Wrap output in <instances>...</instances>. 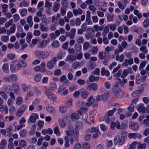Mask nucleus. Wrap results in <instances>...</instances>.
<instances>
[{
    "mask_svg": "<svg viewBox=\"0 0 149 149\" xmlns=\"http://www.w3.org/2000/svg\"><path fill=\"white\" fill-rule=\"evenodd\" d=\"M61 4L63 7L67 8L68 6V3L67 0H62Z\"/></svg>",
    "mask_w": 149,
    "mask_h": 149,
    "instance_id": "49",
    "label": "nucleus"
},
{
    "mask_svg": "<svg viewBox=\"0 0 149 149\" xmlns=\"http://www.w3.org/2000/svg\"><path fill=\"white\" fill-rule=\"evenodd\" d=\"M17 67L19 68H21V67H25L26 65V63L23 61H20L17 64Z\"/></svg>",
    "mask_w": 149,
    "mask_h": 149,
    "instance_id": "17",
    "label": "nucleus"
},
{
    "mask_svg": "<svg viewBox=\"0 0 149 149\" xmlns=\"http://www.w3.org/2000/svg\"><path fill=\"white\" fill-rule=\"evenodd\" d=\"M129 128L131 130H133L134 131H137L139 129V125L134 122H132L130 123L129 126Z\"/></svg>",
    "mask_w": 149,
    "mask_h": 149,
    "instance_id": "9",
    "label": "nucleus"
},
{
    "mask_svg": "<svg viewBox=\"0 0 149 149\" xmlns=\"http://www.w3.org/2000/svg\"><path fill=\"white\" fill-rule=\"evenodd\" d=\"M3 71L5 73H8L9 72V65L8 63H4L2 65Z\"/></svg>",
    "mask_w": 149,
    "mask_h": 149,
    "instance_id": "15",
    "label": "nucleus"
},
{
    "mask_svg": "<svg viewBox=\"0 0 149 149\" xmlns=\"http://www.w3.org/2000/svg\"><path fill=\"white\" fill-rule=\"evenodd\" d=\"M66 8L61 7V14L62 16H63L66 13Z\"/></svg>",
    "mask_w": 149,
    "mask_h": 149,
    "instance_id": "60",
    "label": "nucleus"
},
{
    "mask_svg": "<svg viewBox=\"0 0 149 149\" xmlns=\"http://www.w3.org/2000/svg\"><path fill=\"white\" fill-rule=\"evenodd\" d=\"M95 63L94 62H90L88 66V68L92 70L94 69L95 68Z\"/></svg>",
    "mask_w": 149,
    "mask_h": 149,
    "instance_id": "59",
    "label": "nucleus"
},
{
    "mask_svg": "<svg viewBox=\"0 0 149 149\" xmlns=\"http://www.w3.org/2000/svg\"><path fill=\"white\" fill-rule=\"evenodd\" d=\"M98 86L97 84L95 83H92L89 84L86 87V88L89 91H96L98 88Z\"/></svg>",
    "mask_w": 149,
    "mask_h": 149,
    "instance_id": "5",
    "label": "nucleus"
},
{
    "mask_svg": "<svg viewBox=\"0 0 149 149\" xmlns=\"http://www.w3.org/2000/svg\"><path fill=\"white\" fill-rule=\"evenodd\" d=\"M26 145V142L24 140H21L19 143V146L20 147H24Z\"/></svg>",
    "mask_w": 149,
    "mask_h": 149,
    "instance_id": "53",
    "label": "nucleus"
},
{
    "mask_svg": "<svg viewBox=\"0 0 149 149\" xmlns=\"http://www.w3.org/2000/svg\"><path fill=\"white\" fill-rule=\"evenodd\" d=\"M23 102V99L21 97H17L16 103L17 104L20 105Z\"/></svg>",
    "mask_w": 149,
    "mask_h": 149,
    "instance_id": "52",
    "label": "nucleus"
},
{
    "mask_svg": "<svg viewBox=\"0 0 149 149\" xmlns=\"http://www.w3.org/2000/svg\"><path fill=\"white\" fill-rule=\"evenodd\" d=\"M128 137L130 139L132 138L135 139L136 137L139 139H140L141 137V135L140 134L138 133H130L128 134Z\"/></svg>",
    "mask_w": 149,
    "mask_h": 149,
    "instance_id": "10",
    "label": "nucleus"
},
{
    "mask_svg": "<svg viewBox=\"0 0 149 149\" xmlns=\"http://www.w3.org/2000/svg\"><path fill=\"white\" fill-rule=\"evenodd\" d=\"M29 6V4L25 0L22 1L19 4V6L20 7H27Z\"/></svg>",
    "mask_w": 149,
    "mask_h": 149,
    "instance_id": "34",
    "label": "nucleus"
},
{
    "mask_svg": "<svg viewBox=\"0 0 149 149\" xmlns=\"http://www.w3.org/2000/svg\"><path fill=\"white\" fill-rule=\"evenodd\" d=\"M14 19V21L16 22L20 19V17L19 15L17 14H16L13 16Z\"/></svg>",
    "mask_w": 149,
    "mask_h": 149,
    "instance_id": "55",
    "label": "nucleus"
},
{
    "mask_svg": "<svg viewBox=\"0 0 149 149\" xmlns=\"http://www.w3.org/2000/svg\"><path fill=\"white\" fill-rule=\"evenodd\" d=\"M39 66L41 72H44L45 71V64L44 62H42Z\"/></svg>",
    "mask_w": 149,
    "mask_h": 149,
    "instance_id": "27",
    "label": "nucleus"
},
{
    "mask_svg": "<svg viewBox=\"0 0 149 149\" xmlns=\"http://www.w3.org/2000/svg\"><path fill=\"white\" fill-rule=\"evenodd\" d=\"M86 132L87 133L90 132L95 133L93 135V137L94 138H97L100 134V133L97 127H92L91 130L89 129H88L86 130Z\"/></svg>",
    "mask_w": 149,
    "mask_h": 149,
    "instance_id": "3",
    "label": "nucleus"
},
{
    "mask_svg": "<svg viewBox=\"0 0 149 149\" xmlns=\"http://www.w3.org/2000/svg\"><path fill=\"white\" fill-rule=\"evenodd\" d=\"M40 30L43 32H47L49 31V28L47 26H45L42 24H40Z\"/></svg>",
    "mask_w": 149,
    "mask_h": 149,
    "instance_id": "29",
    "label": "nucleus"
},
{
    "mask_svg": "<svg viewBox=\"0 0 149 149\" xmlns=\"http://www.w3.org/2000/svg\"><path fill=\"white\" fill-rule=\"evenodd\" d=\"M6 141L5 140H2L0 143V148L1 149H3L6 147Z\"/></svg>",
    "mask_w": 149,
    "mask_h": 149,
    "instance_id": "47",
    "label": "nucleus"
},
{
    "mask_svg": "<svg viewBox=\"0 0 149 149\" xmlns=\"http://www.w3.org/2000/svg\"><path fill=\"white\" fill-rule=\"evenodd\" d=\"M13 20L12 19H9L8 21L6 22L5 24V27L6 28H8L10 25H13Z\"/></svg>",
    "mask_w": 149,
    "mask_h": 149,
    "instance_id": "35",
    "label": "nucleus"
},
{
    "mask_svg": "<svg viewBox=\"0 0 149 149\" xmlns=\"http://www.w3.org/2000/svg\"><path fill=\"white\" fill-rule=\"evenodd\" d=\"M36 56L40 59H44L49 56V53L47 52H43L38 50L35 53Z\"/></svg>",
    "mask_w": 149,
    "mask_h": 149,
    "instance_id": "1",
    "label": "nucleus"
},
{
    "mask_svg": "<svg viewBox=\"0 0 149 149\" xmlns=\"http://www.w3.org/2000/svg\"><path fill=\"white\" fill-rule=\"evenodd\" d=\"M101 75L103 76L105 75L106 76L108 77L109 75V72L108 70H106L104 68H101Z\"/></svg>",
    "mask_w": 149,
    "mask_h": 149,
    "instance_id": "18",
    "label": "nucleus"
},
{
    "mask_svg": "<svg viewBox=\"0 0 149 149\" xmlns=\"http://www.w3.org/2000/svg\"><path fill=\"white\" fill-rule=\"evenodd\" d=\"M89 43L88 42H86L83 44V48L84 49L87 50L89 47Z\"/></svg>",
    "mask_w": 149,
    "mask_h": 149,
    "instance_id": "62",
    "label": "nucleus"
},
{
    "mask_svg": "<svg viewBox=\"0 0 149 149\" xmlns=\"http://www.w3.org/2000/svg\"><path fill=\"white\" fill-rule=\"evenodd\" d=\"M26 108V106L25 104L22 105L16 113L17 116L19 117L21 116L25 111Z\"/></svg>",
    "mask_w": 149,
    "mask_h": 149,
    "instance_id": "7",
    "label": "nucleus"
},
{
    "mask_svg": "<svg viewBox=\"0 0 149 149\" xmlns=\"http://www.w3.org/2000/svg\"><path fill=\"white\" fill-rule=\"evenodd\" d=\"M45 93L49 99L52 100L54 98V95L52 94L51 93L46 91L45 92Z\"/></svg>",
    "mask_w": 149,
    "mask_h": 149,
    "instance_id": "44",
    "label": "nucleus"
},
{
    "mask_svg": "<svg viewBox=\"0 0 149 149\" xmlns=\"http://www.w3.org/2000/svg\"><path fill=\"white\" fill-rule=\"evenodd\" d=\"M125 56L122 54L120 56L119 55H117L116 57V60L119 61L120 62H122L124 60Z\"/></svg>",
    "mask_w": 149,
    "mask_h": 149,
    "instance_id": "21",
    "label": "nucleus"
},
{
    "mask_svg": "<svg viewBox=\"0 0 149 149\" xmlns=\"http://www.w3.org/2000/svg\"><path fill=\"white\" fill-rule=\"evenodd\" d=\"M139 93V91H136L132 93L131 96L134 97H138Z\"/></svg>",
    "mask_w": 149,
    "mask_h": 149,
    "instance_id": "51",
    "label": "nucleus"
},
{
    "mask_svg": "<svg viewBox=\"0 0 149 149\" xmlns=\"http://www.w3.org/2000/svg\"><path fill=\"white\" fill-rule=\"evenodd\" d=\"M71 119L73 121H75L78 120L79 116V115L76 113H72L71 115Z\"/></svg>",
    "mask_w": 149,
    "mask_h": 149,
    "instance_id": "26",
    "label": "nucleus"
},
{
    "mask_svg": "<svg viewBox=\"0 0 149 149\" xmlns=\"http://www.w3.org/2000/svg\"><path fill=\"white\" fill-rule=\"evenodd\" d=\"M65 86L64 85L61 86L58 89V93H61L65 89Z\"/></svg>",
    "mask_w": 149,
    "mask_h": 149,
    "instance_id": "61",
    "label": "nucleus"
},
{
    "mask_svg": "<svg viewBox=\"0 0 149 149\" xmlns=\"http://www.w3.org/2000/svg\"><path fill=\"white\" fill-rule=\"evenodd\" d=\"M98 48L97 46L93 47L91 50L92 54L93 55L97 54L98 52Z\"/></svg>",
    "mask_w": 149,
    "mask_h": 149,
    "instance_id": "37",
    "label": "nucleus"
},
{
    "mask_svg": "<svg viewBox=\"0 0 149 149\" xmlns=\"http://www.w3.org/2000/svg\"><path fill=\"white\" fill-rule=\"evenodd\" d=\"M84 149H89L90 148V144L88 143H85L83 145Z\"/></svg>",
    "mask_w": 149,
    "mask_h": 149,
    "instance_id": "64",
    "label": "nucleus"
},
{
    "mask_svg": "<svg viewBox=\"0 0 149 149\" xmlns=\"http://www.w3.org/2000/svg\"><path fill=\"white\" fill-rule=\"evenodd\" d=\"M67 59L68 60L74 61L76 60V57L72 55H69L67 56Z\"/></svg>",
    "mask_w": 149,
    "mask_h": 149,
    "instance_id": "45",
    "label": "nucleus"
},
{
    "mask_svg": "<svg viewBox=\"0 0 149 149\" xmlns=\"http://www.w3.org/2000/svg\"><path fill=\"white\" fill-rule=\"evenodd\" d=\"M116 109L113 108L112 110H109L107 112V115L109 116H112L114 113L116 111Z\"/></svg>",
    "mask_w": 149,
    "mask_h": 149,
    "instance_id": "42",
    "label": "nucleus"
},
{
    "mask_svg": "<svg viewBox=\"0 0 149 149\" xmlns=\"http://www.w3.org/2000/svg\"><path fill=\"white\" fill-rule=\"evenodd\" d=\"M26 20L27 23L29 24L30 27H32L33 25V22H32V17L30 15L26 18Z\"/></svg>",
    "mask_w": 149,
    "mask_h": 149,
    "instance_id": "23",
    "label": "nucleus"
},
{
    "mask_svg": "<svg viewBox=\"0 0 149 149\" xmlns=\"http://www.w3.org/2000/svg\"><path fill=\"white\" fill-rule=\"evenodd\" d=\"M75 126V130L74 135L75 138L77 139L79 135V132L78 130L81 129L83 127V125L81 122L78 121L76 123Z\"/></svg>",
    "mask_w": 149,
    "mask_h": 149,
    "instance_id": "4",
    "label": "nucleus"
},
{
    "mask_svg": "<svg viewBox=\"0 0 149 149\" xmlns=\"http://www.w3.org/2000/svg\"><path fill=\"white\" fill-rule=\"evenodd\" d=\"M10 70L12 73L15 72L16 70V67L13 64H11L10 65Z\"/></svg>",
    "mask_w": 149,
    "mask_h": 149,
    "instance_id": "50",
    "label": "nucleus"
},
{
    "mask_svg": "<svg viewBox=\"0 0 149 149\" xmlns=\"http://www.w3.org/2000/svg\"><path fill=\"white\" fill-rule=\"evenodd\" d=\"M60 82H63V84H66L69 82V81L66 78L65 75H63L61 77L60 79Z\"/></svg>",
    "mask_w": 149,
    "mask_h": 149,
    "instance_id": "33",
    "label": "nucleus"
},
{
    "mask_svg": "<svg viewBox=\"0 0 149 149\" xmlns=\"http://www.w3.org/2000/svg\"><path fill=\"white\" fill-rule=\"evenodd\" d=\"M97 97V101H98L100 100L105 101H106L107 100V97L103 95H98Z\"/></svg>",
    "mask_w": 149,
    "mask_h": 149,
    "instance_id": "28",
    "label": "nucleus"
},
{
    "mask_svg": "<svg viewBox=\"0 0 149 149\" xmlns=\"http://www.w3.org/2000/svg\"><path fill=\"white\" fill-rule=\"evenodd\" d=\"M115 126L118 129H121V126H120V123L118 121H116L115 123L112 122L111 123L110 127L111 129L113 130L115 129Z\"/></svg>",
    "mask_w": 149,
    "mask_h": 149,
    "instance_id": "11",
    "label": "nucleus"
},
{
    "mask_svg": "<svg viewBox=\"0 0 149 149\" xmlns=\"http://www.w3.org/2000/svg\"><path fill=\"white\" fill-rule=\"evenodd\" d=\"M41 74H36L35 76L34 80L36 82H38L41 80Z\"/></svg>",
    "mask_w": 149,
    "mask_h": 149,
    "instance_id": "38",
    "label": "nucleus"
},
{
    "mask_svg": "<svg viewBox=\"0 0 149 149\" xmlns=\"http://www.w3.org/2000/svg\"><path fill=\"white\" fill-rule=\"evenodd\" d=\"M133 60L132 58H130L128 60L125 59L122 64L123 66H127L129 65H132L133 64Z\"/></svg>",
    "mask_w": 149,
    "mask_h": 149,
    "instance_id": "12",
    "label": "nucleus"
},
{
    "mask_svg": "<svg viewBox=\"0 0 149 149\" xmlns=\"http://www.w3.org/2000/svg\"><path fill=\"white\" fill-rule=\"evenodd\" d=\"M1 40L4 42H6L9 40V37L6 35H2L1 37Z\"/></svg>",
    "mask_w": 149,
    "mask_h": 149,
    "instance_id": "36",
    "label": "nucleus"
},
{
    "mask_svg": "<svg viewBox=\"0 0 149 149\" xmlns=\"http://www.w3.org/2000/svg\"><path fill=\"white\" fill-rule=\"evenodd\" d=\"M115 95L118 97H120L122 96V92L120 89L115 90V91H113Z\"/></svg>",
    "mask_w": 149,
    "mask_h": 149,
    "instance_id": "16",
    "label": "nucleus"
},
{
    "mask_svg": "<svg viewBox=\"0 0 149 149\" xmlns=\"http://www.w3.org/2000/svg\"><path fill=\"white\" fill-rule=\"evenodd\" d=\"M143 25L144 27H148L149 25V19H145L143 23Z\"/></svg>",
    "mask_w": 149,
    "mask_h": 149,
    "instance_id": "39",
    "label": "nucleus"
},
{
    "mask_svg": "<svg viewBox=\"0 0 149 149\" xmlns=\"http://www.w3.org/2000/svg\"><path fill=\"white\" fill-rule=\"evenodd\" d=\"M16 24H13L12 26L10 28L9 30L7 31V34L8 35H10L11 33H15L16 29Z\"/></svg>",
    "mask_w": 149,
    "mask_h": 149,
    "instance_id": "13",
    "label": "nucleus"
},
{
    "mask_svg": "<svg viewBox=\"0 0 149 149\" xmlns=\"http://www.w3.org/2000/svg\"><path fill=\"white\" fill-rule=\"evenodd\" d=\"M99 79V77H95L93 75L90 76L89 77V81L91 82L97 81Z\"/></svg>",
    "mask_w": 149,
    "mask_h": 149,
    "instance_id": "22",
    "label": "nucleus"
},
{
    "mask_svg": "<svg viewBox=\"0 0 149 149\" xmlns=\"http://www.w3.org/2000/svg\"><path fill=\"white\" fill-rule=\"evenodd\" d=\"M53 6V9L54 11L55 12H57L58 11L60 6V4L58 3L55 2L54 3Z\"/></svg>",
    "mask_w": 149,
    "mask_h": 149,
    "instance_id": "24",
    "label": "nucleus"
},
{
    "mask_svg": "<svg viewBox=\"0 0 149 149\" xmlns=\"http://www.w3.org/2000/svg\"><path fill=\"white\" fill-rule=\"evenodd\" d=\"M38 118V116L36 114L33 113L30 116L28 120V123H35L36 121V119Z\"/></svg>",
    "mask_w": 149,
    "mask_h": 149,
    "instance_id": "6",
    "label": "nucleus"
},
{
    "mask_svg": "<svg viewBox=\"0 0 149 149\" xmlns=\"http://www.w3.org/2000/svg\"><path fill=\"white\" fill-rule=\"evenodd\" d=\"M127 122L126 121H123V122L121 126V129H125L127 127Z\"/></svg>",
    "mask_w": 149,
    "mask_h": 149,
    "instance_id": "54",
    "label": "nucleus"
},
{
    "mask_svg": "<svg viewBox=\"0 0 149 149\" xmlns=\"http://www.w3.org/2000/svg\"><path fill=\"white\" fill-rule=\"evenodd\" d=\"M35 91L36 89L35 88L29 91L27 93V96L30 97L33 96L34 95Z\"/></svg>",
    "mask_w": 149,
    "mask_h": 149,
    "instance_id": "31",
    "label": "nucleus"
},
{
    "mask_svg": "<svg viewBox=\"0 0 149 149\" xmlns=\"http://www.w3.org/2000/svg\"><path fill=\"white\" fill-rule=\"evenodd\" d=\"M27 13V10L25 8L22 9L21 11L20 15L22 16H26Z\"/></svg>",
    "mask_w": 149,
    "mask_h": 149,
    "instance_id": "57",
    "label": "nucleus"
},
{
    "mask_svg": "<svg viewBox=\"0 0 149 149\" xmlns=\"http://www.w3.org/2000/svg\"><path fill=\"white\" fill-rule=\"evenodd\" d=\"M134 16L133 15H130L129 16V19L130 20L132 19L133 22L134 23H136L137 22V18L136 17H134Z\"/></svg>",
    "mask_w": 149,
    "mask_h": 149,
    "instance_id": "46",
    "label": "nucleus"
},
{
    "mask_svg": "<svg viewBox=\"0 0 149 149\" xmlns=\"http://www.w3.org/2000/svg\"><path fill=\"white\" fill-rule=\"evenodd\" d=\"M80 91L81 97L83 99H86L88 95L89 92L84 89H81Z\"/></svg>",
    "mask_w": 149,
    "mask_h": 149,
    "instance_id": "8",
    "label": "nucleus"
},
{
    "mask_svg": "<svg viewBox=\"0 0 149 149\" xmlns=\"http://www.w3.org/2000/svg\"><path fill=\"white\" fill-rule=\"evenodd\" d=\"M47 40H43L40 43L39 47L42 48H45L47 46Z\"/></svg>",
    "mask_w": 149,
    "mask_h": 149,
    "instance_id": "25",
    "label": "nucleus"
},
{
    "mask_svg": "<svg viewBox=\"0 0 149 149\" xmlns=\"http://www.w3.org/2000/svg\"><path fill=\"white\" fill-rule=\"evenodd\" d=\"M0 95H1V96L2 98L4 100H6L8 98L7 95L6 93L3 91H0Z\"/></svg>",
    "mask_w": 149,
    "mask_h": 149,
    "instance_id": "58",
    "label": "nucleus"
},
{
    "mask_svg": "<svg viewBox=\"0 0 149 149\" xmlns=\"http://www.w3.org/2000/svg\"><path fill=\"white\" fill-rule=\"evenodd\" d=\"M122 71L121 70H119L118 72L115 74L113 76L115 77H119L121 76L122 78H124L128 74L129 72L127 69L124 70L122 73Z\"/></svg>",
    "mask_w": 149,
    "mask_h": 149,
    "instance_id": "2",
    "label": "nucleus"
},
{
    "mask_svg": "<svg viewBox=\"0 0 149 149\" xmlns=\"http://www.w3.org/2000/svg\"><path fill=\"white\" fill-rule=\"evenodd\" d=\"M137 110L139 112L143 113L146 111V108L144 107V105L141 104L138 107Z\"/></svg>",
    "mask_w": 149,
    "mask_h": 149,
    "instance_id": "19",
    "label": "nucleus"
},
{
    "mask_svg": "<svg viewBox=\"0 0 149 149\" xmlns=\"http://www.w3.org/2000/svg\"><path fill=\"white\" fill-rule=\"evenodd\" d=\"M10 81H15L17 80V77L16 74H12L9 75Z\"/></svg>",
    "mask_w": 149,
    "mask_h": 149,
    "instance_id": "30",
    "label": "nucleus"
},
{
    "mask_svg": "<svg viewBox=\"0 0 149 149\" xmlns=\"http://www.w3.org/2000/svg\"><path fill=\"white\" fill-rule=\"evenodd\" d=\"M26 132L25 130H20L19 132L20 135L22 137H24L26 136Z\"/></svg>",
    "mask_w": 149,
    "mask_h": 149,
    "instance_id": "63",
    "label": "nucleus"
},
{
    "mask_svg": "<svg viewBox=\"0 0 149 149\" xmlns=\"http://www.w3.org/2000/svg\"><path fill=\"white\" fill-rule=\"evenodd\" d=\"M4 91L6 93H8L12 90V88L8 84H5L3 86Z\"/></svg>",
    "mask_w": 149,
    "mask_h": 149,
    "instance_id": "14",
    "label": "nucleus"
},
{
    "mask_svg": "<svg viewBox=\"0 0 149 149\" xmlns=\"http://www.w3.org/2000/svg\"><path fill=\"white\" fill-rule=\"evenodd\" d=\"M109 30L108 27L107 26H105L104 28V30L102 33L103 36H106L107 34L109 32Z\"/></svg>",
    "mask_w": 149,
    "mask_h": 149,
    "instance_id": "56",
    "label": "nucleus"
},
{
    "mask_svg": "<svg viewBox=\"0 0 149 149\" xmlns=\"http://www.w3.org/2000/svg\"><path fill=\"white\" fill-rule=\"evenodd\" d=\"M0 111L7 114L8 112V108L6 105H3L0 107Z\"/></svg>",
    "mask_w": 149,
    "mask_h": 149,
    "instance_id": "20",
    "label": "nucleus"
},
{
    "mask_svg": "<svg viewBox=\"0 0 149 149\" xmlns=\"http://www.w3.org/2000/svg\"><path fill=\"white\" fill-rule=\"evenodd\" d=\"M47 110L51 113H53L55 112L54 108L49 105H47L46 106Z\"/></svg>",
    "mask_w": 149,
    "mask_h": 149,
    "instance_id": "32",
    "label": "nucleus"
},
{
    "mask_svg": "<svg viewBox=\"0 0 149 149\" xmlns=\"http://www.w3.org/2000/svg\"><path fill=\"white\" fill-rule=\"evenodd\" d=\"M138 144L136 141H135L132 143L130 145V147L128 149H135L136 148V145Z\"/></svg>",
    "mask_w": 149,
    "mask_h": 149,
    "instance_id": "43",
    "label": "nucleus"
},
{
    "mask_svg": "<svg viewBox=\"0 0 149 149\" xmlns=\"http://www.w3.org/2000/svg\"><path fill=\"white\" fill-rule=\"evenodd\" d=\"M59 111L61 113H63L66 111V108L65 107L61 105L59 107Z\"/></svg>",
    "mask_w": 149,
    "mask_h": 149,
    "instance_id": "41",
    "label": "nucleus"
},
{
    "mask_svg": "<svg viewBox=\"0 0 149 149\" xmlns=\"http://www.w3.org/2000/svg\"><path fill=\"white\" fill-rule=\"evenodd\" d=\"M53 64L51 61H49L47 63V68L50 69H52L54 67Z\"/></svg>",
    "mask_w": 149,
    "mask_h": 149,
    "instance_id": "40",
    "label": "nucleus"
},
{
    "mask_svg": "<svg viewBox=\"0 0 149 149\" xmlns=\"http://www.w3.org/2000/svg\"><path fill=\"white\" fill-rule=\"evenodd\" d=\"M52 45L54 48L58 47L59 46V42L57 40L54 41L52 43Z\"/></svg>",
    "mask_w": 149,
    "mask_h": 149,
    "instance_id": "48",
    "label": "nucleus"
}]
</instances>
